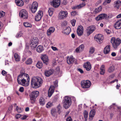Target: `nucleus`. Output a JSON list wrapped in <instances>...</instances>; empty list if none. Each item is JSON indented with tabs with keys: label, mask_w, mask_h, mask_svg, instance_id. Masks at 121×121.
Masks as SVG:
<instances>
[{
	"label": "nucleus",
	"mask_w": 121,
	"mask_h": 121,
	"mask_svg": "<svg viewBox=\"0 0 121 121\" xmlns=\"http://www.w3.org/2000/svg\"><path fill=\"white\" fill-rule=\"evenodd\" d=\"M43 50V46L41 45H39L38 46L37 48V51L39 53L41 52Z\"/></svg>",
	"instance_id": "31"
},
{
	"label": "nucleus",
	"mask_w": 121,
	"mask_h": 121,
	"mask_svg": "<svg viewBox=\"0 0 121 121\" xmlns=\"http://www.w3.org/2000/svg\"><path fill=\"white\" fill-rule=\"evenodd\" d=\"M115 68L114 65H112L108 68V71L109 73H111L115 70Z\"/></svg>",
	"instance_id": "30"
},
{
	"label": "nucleus",
	"mask_w": 121,
	"mask_h": 121,
	"mask_svg": "<svg viewBox=\"0 0 121 121\" xmlns=\"http://www.w3.org/2000/svg\"><path fill=\"white\" fill-rule=\"evenodd\" d=\"M14 57L15 61L17 62H18L20 60V58L19 56L17 53L14 54Z\"/></svg>",
	"instance_id": "33"
},
{
	"label": "nucleus",
	"mask_w": 121,
	"mask_h": 121,
	"mask_svg": "<svg viewBox=\"0 0 121 121\" xmlns=\"http://www.w3.org/2000/svg\"><path fill=\"white\" fill-rule=\"evenodd\" d=\"M85 120H87L88 116V112L86 110H85L83 113Z\"/></svg>",
	"instance_id": "38"
},
{
	"label": "nucleus",
	"mask_w": 121,
	"mask_h": 121,
	"mask_svg": "<svg viewBox=\"0 0 121 121\" xmlns=\"http://www.w3.org/2000/svg\"><path fill=\"white\" fill-rule=\"evenodd\" d=\"M106 32L108 34H110L111 32V31L108 29H106Z\"/></svg>",
	"instance_id": "63"
},
{
	"label": "nucleus",
	"mask_w": 121,
	"mask_h": 121,
	"mask_svg": "<svg viewBox=\"0 0 121 121\" xmlns=\"http://www.w3.org/2000/svg\"><path fill=\"white\" fill-rule=\"evenodd\" d=\"M2 73L3 76H5L6 75L7 72L4 70H3L2 71Z\"/></svg>",
	"instance_id": "57"
},
{
	"label": "nucleus",
	"mask_w": 121,
	"mask_h": 121,
	"mask_svg": "<svg viewBox=\"0 0 121 121\" xmlns=\"http://www.w3.org/2000/svg\"><path fill=\"white\" fill-rule=\"evenodd\" d=\"M19 15L20 17L23 19H27L28 17L27 12L24 9H22L20 11Z\"/></svg>",
	"instance_id": "7"
},
{
	"label": "nucleus",
	"mask_w": 121,
	"mask_h": 121,
	"mask_svg": "<svg viewBox=\"0 0 121 121\" xmlns=\"http://www.w3.org/2000/svg\"><path fill=\"white\" fill-rule=\"evenodd\" d=\"M55 29L54 27H50L48 29V30L47 32V34L48 36L50 35L52 33H53Z\"/></svg>",
	"instance_id": "26"
},
{
	"label": "nucleus",
	"mask_w": 121,
	"mask_h": 121,
	"mask_svg": "<svg viewBox=\"0 0 121 121\" xmlns=\"http://www.w3.org/2000/svg\"><path fill=\"white\" fill-rule=\"evenodd\" d=\"M95 114V111L94 110H92L89 113V119L92 120L93 117Z\"/></svg>",
	"instance_id": "28"
},
{
	"label": "nucleus",
	"mask_w": 121,
	"mask_h": 121,
	"mask_svg": "<svg viewBox=\"0 0 121 121\" xmlns=\"http://www.w3.org/2000/svg\"><path fill=\"white\" fill-rule=\"evenodd\" d=\"M61 107L60 104H59L57 108V110L59 114H60L61 112Z\"/></svg>",
	"instance_id": "45"
},
{
	"label": "nucleus",
	"mask_w": 121,
	"mask_h": 121,
	"mask_svg": "<svg viewBox=\"0 0 121 121\" xmlns=\"http://www.w3.org/2000/svg\"><path fill=\"white\" fill-rule=\"evenodd\" d=\"M95 48L93 47H91L90 48L89 53L90 54H91L93 53L95 51Z\"/></svg>",
	"instance_id": "43"
},
{
	"label": "nucleus",
	"mask_w": 121,
	"mask_h": 121,
	"mask_svg": "<svg viewBox=\"0 0 121 121\" xmlns=\"http://www.w3.org/2000/svg\"><path fill=\"white\" fill-rule=\"evenodd\" d=\"M83 28L82 26L80 25L78 27L77 30V33L79 36H81L82 35L83 33Z\"/></svg>",
	"instance_id": "14"
},
{
	"label": "nucleus",
	"mask_w": 121,
	"mask_h": 121,
	"mask_svg": "<svg viewBox=\"0 0 121 121\" xmlns=\"http://www.w3.org/2000/svg\"><path fill=\"white\" fill-rule=\"evenodd\" d=\"M114 26L117 29H119L121 28V19L117 21L114 23Z\"/></svg>",
	"instance_id": "15"
},
{
	"label": "nucleus",
	"mask_w": 121,
	"mask_h": 121,
	"mask_svg": "<svg viewBox=\"0 0 121 121\" xmlns=\"http://www.w3.org/2000/svg\"><path fill=\"white\" fill-rule=\"evenodd\" d=\"M38 3L37 2L35 1L32 3L31 7V10L33 13H34L36 12L38 8Z\"/></svg>",
	"instance_id": "10"
},
{
	"label": "nucleus",
	"mask_w": 121,
	"mask_h": 121,
	"mask_svg": "<svg viewBox=\"0 0 121 121\" xmlns=\"http://www.w3.org/2000/svg\"><path fill=\"white\" fill-rule=\"evenodd\" d=\"M29 49V47L27 46L26 47V48L25 50V51L26 52H27L30 55H31L32 54L31 52L27 50Z\"/></svg>",
	"instance_id": "48"
},
{
	"label": "nucleus",
	"mask_w": 121,
	"mask_h": 121,
	"mask_svg": "<svg viewBox=\"0 0 121 121\" xmlns=\"http://www.w3.org/2000/svg\"><path fill=\"white\" fill-rule=\"evenodd\" d=\"M105 71V66L104 65H102L100 68V74L101 75H104Z\"/></svg>",
	"instance_id": "29"
},
{
	"label": "nucleus",
	"mask_w": 121,
	"mask_h": 121,
	"mask_svg": "<svg viewBox=\"0 0 121 121\" xmlns=\"http://www.w3.org/2000/svg\"><path fill=\"white\" fill-rule=\"evenodd\" d=\"M51 48L54 51H58V49L57 48L55 47H54L53 46L51 47Z\"/></svg>",
	"instance_id": "56"
},
{
	"label": "nucleus",
	"mask_w": 121,
	"mask_h": 121,
	"mask_svg": "<svg viewBox=\"0 0 121 121\" xmlns=\"http://www.w3.org/2000/svg\"><path fill=\"white\" fill-rule=\"evenodd\" d=\"M68 13L67 11H61L59 14L58 18L60 19H62L66 18L67 16Z\"/></svg>",
	"instance_id": "9"
},
{
	"label": "nucleus",
	"mask_w": 121,
	"mask_h": 121,
	"mask_svg": "<svg viewBox=\"0 0 121 121\" xmlns=\"http://www.w3.org/2000/svg\"><path fill=\"white\" fill-rule=\"evenodd\" d=\"M67 24V22L66 21H63L61 25L62 26H65Z\"/></svg>",
	"instance_id": "52"
},
{
	"label": "nucleus",
	"mask_w": 121,
	"mask_h": 121,
	"mask_svg": "<svg viewBox=\"0 0 121 121\" xmlns=\"http://www.w3.org/2000/svg\"><path fill=\"white\" fill-rule=\"evenodd\" d=\"M21 117V115L19 114H18L16 116V118L17 119L19 118H20V117Z\"/></svg>",
	"instance_id": "61"
},
{
	"label": "nucleus",
	"mask_w": 121,
	"mask_h": 121,
	"mask_svg": "<svg viewBox=\"0 0 121 121\" xmlns=\"http://www.w3.org/2000/svg\"><path fill=\"white\" fill-rule=\"evenodd\" d=\"M121 5V2L119 0L115 1L114 3V7L117 9H118Z\"/></svg>",
	"instance_id": "24"
},
{
	"label": "nucleus",
	"mask_w": 121,
	"mask_h": 121,
	"mask_svg": "<svg viewBox=\"0 0 121 121\" xmlns=\"http://www.w3.org/2000/svg\"><path fill=\"white\" fill-rule=\"evenodd\" d=\"M110 46L108 45L104 48V52L105 54H108L109 53L110 51Z\"/></svg>",
	"instance_id": "23"
},
{
	"label": "nucleus",
	"mask_w": 121,
	"mask_h": 121,
	"mask_svg": "<svg viewBox=\"0 0 121 121\" xmlns=\"http://www.w3.org/2000/svg\"><path fill=\"white\" fill-rule=\"evenodd\" d=\"M26 82V80L25 79V78H24L21 81V84L22 83L23 85L24 86H28L29 83H28L27 81V83L26 85L25 83Z\"/></svg>",
	"instance_id": "37"
},
{
	"label": "nucleus",
	"mask_w": 121,
	"mask_h": 121,
	"mask_svg": "<svg viewBox=\"0 0 121 121\" xmlns=\"http://www.w3.org/2000/svg\"><path fill=\"white\" fill-rule=\"evenodd\" d=\"M15 2L16 5L22 7L24 4V2L22 0H15Z\"/></svg>",
	"instance_id": "27"
},
{
	"label": "nucleus",
	"mask_w": 121,
	"mask_h": 121,
	"mask_svg": "<svg viewBox=\"0 0 121 121\" xmlns=\"http://www.w3.org/2000/svg\"><path fill=\"white\" fill-rule=\"evenodd\" d=\"M39 103L40 104L42 105H43L45 104V101L44 98L42 97H41L39 99Z\"/></svg>",
	"instance_id": "34"
},
{
	"label": "nucleus",
	"mask_w": 121,
	"mask_h": 121,
	"mask_svg": "<svg viewBox=\"0 0 121 121\" xmlns=\"http://www.w3.org/2000/svg\"><path fill=\"white\" fill-rule=\"evenodd\" d=\"M54 9H53L52 8H49V9L48 11V12L49 14V15L50 16H51L53 13Z\"/></svg>",
	"instance_id": "40"
},
{
	"label": "nucleus",
	"mask_w": 121,
	"mask_h": 121,
	"mask_svg": "<svg viewBox=\"0 0 121 121\" xmlns=\"http://www.w3.org/2000/svg\"><path fill=\"white\" fill-rule=\"evenodd\" d=\"M76 20L74 19H73L71 21V23L73 26H75Z\"/></svg>",
	"instance_id": "51"
},
{
	"label": "nucleus",
	"mask_w": 121,
	"mask_h": 121,
	"mask_svg": "<svg viewBox=\"0 0 121 121\" xmlns=\"http://www.w3.org/2000/svg\"><path fill=\"white\" fill-rule=\"evenodd\" d=\"M27 117L26 115H24L23 116V117H22L21 119L22 120H24Z\"/></svg>",
	"instance_id": "62"
},
{
	"label": "nucleus",
	"mask_w": 121,
	"mask_h": 121,
	"mask_svg": "<svg viewBox=\"0 0 121 121\" xmlns=\"http://www.w3.org/2000/svg\"><path fill=\"white\" fill-rule=\"evenodd\" d=\"M52 105V104L51 102H48L47 104L46 107L48 108H49Z\"/></svg>",
	"instance_id": "50"
},
{
	"label": "nucleus",
	"mask_w": 121,
	"mask_h": 121,
	"mask_svg": "<svg viewBox=\"0 0 121 121\" xmlns=\"http://www.w3.org/2000/svg\"><path fill=\"white\" fill-rule=\"evenodd\" d=\"M84 67L87 71H89L91 68V65L90 62H87L85 63L84 65Z\"/></svg>",
	"instance_id": "17"
},
{
	"label": "nucleus",
	"mask_w": 121,
	"mask_h": 121,
	"mask_svg": "<svg viewBox=\"0 0 121 121\" xmlns=\"http://www.w3.org/2000/svg\"><path fill=\"white\" fill-rule=\"evenodd\" d=\"M63 101L64 107L66 109L69 108L71 104V99L68 96L65 97Z\"/></svg>",
	"instance_id": "3"
},
{
	"label": "nucleus",
	"mask_w": 121,
	"mask_h": 121,
	"mask_svg": "<svg viewBox=\"0 0 121 121\" xmlns=\"http://www.w3.org/2000/svg\"><path fill=\"white\" fill-rule=\"evenodd\" d=\"M22 36V32H20L17 33L16 36L17 38H18Z\"/></svg>",
	"instance_id": "47"
},
{
	"label": "nucleus",
	"mask_w": 121,
	"mask_h": 121,
	"mask_svg": "<svg viewBox=\"0 0 121 121\" xmlns=\"http://www.w3.org/2000/svg\"><path fill=\"white\" fill-rule=\"evenodd\" d=\"M84 46L82 44L77 48H76V52L80 53L82 52L84 49Z\"/></svg>",
	"instance_id": "21"
},
{
	"label": "nucleus",
	"mask_w": 121,
	"mask_h": 121,
	"mask_svg": "<svg viewBox=\"0 0 121 121\" xmlns=\"http://www.w3.org/2000/svg\"><path fill=\"white\" fill-rule=\"evenodd\" d=\"M32 62V60L31 58H29L26 61V63L27 65L31 64Z\"/></svg>",
	"instance_id": "44"
},
{
	"label": "nucleus",
	"mask_w": 121,
	"mask_h": 121,
	"mask_svg": "<svg viewBox=\"0 0 121 121\" xmlns=\"http://www.w3.org/2000/svg\"><path fill=\"white\" fill-rule=\"evenodd\" d=\"M23 24L26 27H32V25L31 24L28 22H24V23Z\"/></svg>",
	"instance_id": "39"
},
{
	"label": "nucleus",
	"mask_w": 121,
	"mask_h": 121,
	"mask_svg": "<svg viewBox=\"0 0 121 121\" xmlns=\"http://www.w3.org/2000/svg\"><path fill=\"white\" fill-rule=\"evenodd\" d=\"M85 5V3H82L76 6V9H80L82 7H83Z\"/></svg>",
	"instance_id": "42"
},
{
	"label": "nucleus",
	"mask_w": 121,
	"mask_h": 121,
	"mask_svg": "<svg viewBox=\"0 0 121 121\" xmlns=\"http://www.w3.org/2000/svg\"><path fill=\"white\" fill-rule=\"evenodd\" d=\"M104 38L103 36L102 35L99 34L96 35L94 37L95 41L99 44L103 42Z\"/></svg>",
	"instance_id": "8"
},
{
	"label": "nucleus",
	"mask_w": 121,
	"mask_h": 121,
	"mask_svg": "<svg viewBox=\"0 0 121 121\" xmlns=\"http://www.w3.org/2000/svg\"><path fill=\"white\" fill-rule=\"evenodd\" d=\"M53 72V70L52 69H51L45 71L44 74L47 77H49L51 75Z\"/></svg>",
	"instance_id": "25"
},
{
	"label": "nucleus",
	"mask_w": 121,
	"mask_h": 121,
	"mask_svg": "<svg viewBox=\"0 0 121 121\" xmlns=\"http://www.w3.org/2000/svg\"><path fill=\"white\" fill-rule=\"evenodd\" d=\"M51 114L52 116H55L56 113V110L55 109H53L51 110Z\"/></svg>",
	"instance_id": "46"
},
{
	"label": "nucleus",
	"mask_w": 121,
	"mask_h": 121,
	"mask_svg": "<svg viewBox=\"0 0 121 121\" xmlns=\"http://www.w3.org/2000/svg\"><path fill=\"white\" fill-rule=\"evenodd\" d=\"M41 59L44 63H45L46 65L48 64V57L47 55H45L43 56Z\"/></svg>",
	"instance_id": "22"
},
{
	"label": "nucleus",
	"mask_w": 121,
	"mask_h": 121,
	"mask_svg": "<svg viewBox=\"0 0 121 121\" xmlns=\"http://www.w3.org/2000/svg\"><path fill=\"white\" fill-rule=\"evenodd\" d=\"M43 82V80L40 77H33L32 79L31 83L33 87L38 88L40 86Z\"/></svg>",
	"instance_id": "1"
},
{
	"label": "nucleus",
	"mask_w": 121,
	"mask_h": 121,
	"mask_svg": "<svg viewBox=\"0 0 121 121\" xmlns=\"http://www.w3.org/2000/svg\"><path fill=\"white\" fill-rule=\"evenodd\" d=\"M60 3V0H53L51 2V5L53 7L56 8L59 6Z\"/></svg>",
	"instance_id": "13"
},
{
	"label": "nucleus",
	"mask_w": 121,
	"mask_h": 121,
	"mask_svg": "<svg viewBox=\"0 0 121 121\" xmlns=\"http://www.w3.org/2000/svg\"><path fill=\"white\" fill-rule=\"evenodd\" d=\"M71 16H74L76 15V11H73L71 13Z\"/></svg>",
	"instance_id": "53"
},
{
	"label": "nucleus",
	"mask_w": 121,
	"mask_h": 121,
	"mask_svg": "<svg viewBox=\"0 0 121 121\" xmlns=\"http://www.w3.org/2000/svg\"><path fill=\"white\" fill-rule=\"evenodd\" d=\"M5 13L3 11H0V17L1 18L4 16Z\"/></svg>",
	"instance_id": "49"
},
{
	"label": "nucleus",
	"mask_w": 121,
	"mask_h": 121,
	"mask_svg": "<svg viewBox=\"0 0 121 121\" xmlns=\"http://www.w3.org/2000/svg\"><path fill=\"white\" fill-rule=\"evenodd\" d=\"M25 78H27V81L29 83L30 82V80L29 75L26 74L24 73L20 74L18 76L17 81L18 83L19 84H21V81Z\"/></svg>",
	"instance_id": "5"
},
{
	"label": "nucleus",
	"mask_w": 121,
	"mask_h": 121,
	"mask_svg": "<svg viewBox=\"0 0 121 121\" xmlns=\"http://www.w3.org/2000/svg\"><path fill=\"white\" fill-rule=\"evenodd\" d=\"M95 29V26H88L86 29V32L87 33V35L88 36Z\"/></svg>",
	"instance_id": "11"
},
{
	"label": "nucleus",
	"mask_w": 121,
	"mask_h": 121,
	"mask_svg": "<svg viewBox=\"0 0 121 121\" xmlns=\"http://www.w3.org/2000/svg\"><path fill=\"white\" fill-rule=\"evenodd\" d=\"M71 31V28L69 27H67L62 31V33L65 35H68Z\"/></svg>",
	"instance_id": "20"
},
{
	"label": "nucleus",
	"mask_w": 121,
	"mask_h": 121,
	"mask_svg": "<svg viewBox=\"0 0 121 121\" xmlns=\"http://www.w3.org/2000/svg\"><path fill=\"white\" fill-rule=\"evenodd\" d=\"M19 91L21 92H23L24 91L23 88V87H20L19 89Z\"/></svg>",
	"instance_id": "58"
},
{
	"label": "nucleus",
	"mask_w": 121,
	"mask_h": 121,
	"mask_svg": "<svg viewBox=\"0 0 121 121\" xmlns=\"http://www.w3.org/2000/svg\"><path fill=\"white\" fill-rule=\"evenodd\" d=\"M66 121H72V119L70 117H69L66 119Z\"/></svg>",
	"instance_id": "59"
},
{
	"label": "nucleus",
	"mask_w": 121,
	"mask_h": 121,
	"mask_svg": "<svg viewBox=\"0 0 121 121\" xmlns=\"http://www.w3.org/2000/svg\"><path fill=\"white\" fill-rule=\"evenodd\" d=\"M107 15L105 14H101L95 18V19L97 21L101 20L102 19H104L106 17Z\"/></svg>",
	"instance_id": "18"
},
{
	"label": "nucleus",
	"mask_w": 121,
	"mask_h": 121,
	"mask_svg": "<svg viewBox=\"0 0 121 121\" xmlns=\"http://www.w3.org/2000/svg\"><path fill=\"white\" fill-rule=\"evenodd\" d=\"M43 15V13L42 11H39L37 13L35 17V20L36 21H40Z\"/></svg>",
	"instance_id": "12"
},
{
	"label": "nucleus",
	"mask_w": 121,
	"mask_h": 121,
	"mask_svg": "<svg viewBox=\"0 0 121 121\" xmlns=\"http://www.w3.org/2000/svg\"><path fill=\"white\" fill-rule=\"evenodd\" d=\"M12 108H13L12 106H10L8 110V111L9 112L11 113V112Z\"/></svg>",
	"instance_id": "55"
},
{
	"label": "nucleus",
	"mask_w": 121,
	"mask_h": 121,
	"mask_svg": "<svg viewBox=\"0 0 121 121\" xmlns=\"http://www.w3.org/2000/svg\"><path fill=\"white\" fill-rule=\"evenodd\" d=\"M111 55L113 56H115L116 55V54L115 52H112V53Z\"/></svg>",
	"instance_id": "64"
},
{
	"label": "nucleus",
	"mask_w": 121,
	"mask_h": 121,
	"mask_svg": "<svg viewBox=\"0 0 121 121\" xmlns=\"http://www.w3.org/2000/svg\"><path fill=\"white\" fill-rule=\"evenodd\" d=\"M111 42L113 48L116 49L120 44L121 40L119 38L116 39L115 38L112 37L111 39Z\"/></svg>",
	"instance_id": "4"
},
{
	"label": "nucleus",
	"mask_w": 121,
	"mask_h": 121,
	"mask_svg": "<svg viewBox=\"0 0 121 121\" xmlns=\"http://www.w3.org/2000/svg\"><path fill=\"white\" fill-rule=\"evenodd\" d=\"M42 63L40 61L38 62L36 65V67L39 69H41L42 67Z\"/></svg>",
	"instance_id": "35"
},
{
	"label": "nucleus",
	"mask_w": 121,
	"mask_h": 121,
	"mask_svg": "<svg viewBox=\"0 0 121 121\" xmlns=\"http://www.w3.org/2000/svg\"><path fill=\"white\" fill-rule=\"evenodd\" d=\"M39 42V40L38 38L37 37H35L33 38L32 39L30 43H32L38 44Z\"/></svg>",
	"instance_id": "32"
},
{
	"label": "nucleus",
	"mask_w": 121,
	"mask_h": 121,
	"mask_svg": "<svg viewBox=\"0 0 121 121\" xmlns=\"http://www.w3.org/2000/svg\"><path fill=\"white\" fill-rule=\"evenodd\" d=\"M39 92L37 91H32L30 95V102L32 104L34 103L36 99L39 95Z\"/></svg>",
	"instance_id": "2"
},
{
	"label": "nucleus",
	"mask_w": 121,
	"mask_h": 121,
	"mask_svg": "<svg viewBox=\"0 0 121 121\" xmlns=\"http://www.w3.org/2000/svg\"><path fill=\"white\" fill-rule=\"evenodd\" d=\"M38 44L30 43V45L32 49L36 48Z\"/></svg>",
	"instance_id": "41"
},
{
	"label": "nucleus",
	"mask_w": 121,
	"mask_h": 121,
	"mask_svg": "<svg viewBox=\"0 0 121 121\" xmlns=\"http://www.w3.org/2000/svg\"><path fill=\"white\" fill-rule=\"evenodd\" d=\"M77 70L80 72L81 73H83V70L81 69L78 68L77 69Z\"/></svg>",
	"instance_id": "54"
},
{
	"label": "nucleus",
	"mask_w": 121,
	"mask_h": 121,
	"mask_svg": "<svg viewBox=\"0 0 121 121\" xmlns=\"http://www.w3.org/2000/svg\"><path fill=\"white\" fill-rule=\"evenodd\" d=\"M54 86H51L48 91V95L49 97H50L52 96L54 93Z\"/></svg>",
	"instance_id": "16"
},
{
	"label": "nucleus",
	"mask_w": 121,
	"mask_h": 121,
	"mask_svg": "<svg viewBox=\"0 0 121 121\" xmlns=\"http://www.w3.org/2000/svg\"><path fill=\"white\" fill-rule=\"evenodd\" d=\"M102 9V7L100 6L98 7L95 9V13H97L101 11Z\"/></svg>",
	"instance_id": "36"
},
{
	"label": "nucleus",
	"mask_w": 121,
	"mask_h": 121,
	"mask_svg": "<svg viewBox=\"0 0 121 121\" xmlns=\"http://www.w3.org/2000/svg\"><path fill=\"white\" fill-rule=\"evenodd\" d=\"M81 86L82 88H88L90 87L91 83L89 80H83L81 82Z\"/></svg>",
	"instance_id": "6"
},
{
	"label": "nucleus",
	"mask_w": 121,
	"mask_h": 121,
	"mask_svg": "<svg viewBox=\"0 0 121 121\" xmlns=\"http://www.w3.org/2000/svg\"><path fill=\"white\" fill-rule=\"evenodd\" d=\"M67 3V2L66 0H64L62 2L63 4L64 5L66 4Z\"/></svg>",
	"instance_id": "60"
},
{
	"label": "nucleus",
	"mask_w": 121,
	"mask_h": 121,
	"mask_svg": "<svg viewBox=\"0 0 121 121\" xmlns=\"http://www.w3.org/2000/svg\"><path fill=\"white\" fill-rule=\"evenodd\" d=\"M74 59L73 56L69 57L68 56L67 58V63L69 64H72L74 61Z\"/></svg>",
	"instance_id": "19"
}]
</instances>
